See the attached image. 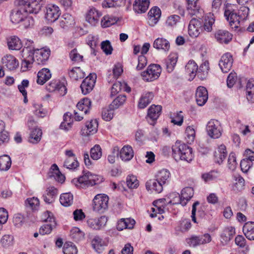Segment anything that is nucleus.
<instances>
[{
    "mask_svg": "<svg viewBox=\"0 0 254 254\" xmlns=\"http://www.w3.org/2000/svg\"><path fill=\"white\" fill-rule=\"evenodd\" d=\"M172 149L173 156L177 161L183 160L190 162L193 158L192 148L185 143L176 141L172 146Z\"/></svg>",
    "mask_w": 254,
    "mask_h": 254,
    "instance_id": "1",
    "label": "nucleus"
},
{
    "mask_svg": "<svg viewBox=\"0 0 254 254\" xmlns=\"http://www.w3.org/2000/svg\"><path fill=\"white\" fill-rule=\"evenodd\" d=\"M35 50L33 41L27 39L21 54L22 57L21 70L23 71L27 70L34 62L32 53Z\"/></svg>",
    "mask_w": 254,
    "mask_h": 254,
    "instance_id": "2",
    "label": "nucleus"
},
{
    "mask_svg": "<svg viewBox=\"0 0 254 254\" xmlns=\"http://www.w3.org/2000/svg\"><path fill=\"white\" fill-rule=\"evenodd\" d=\"M42 0H15L16 6H22L26 11L29 13H37L42 6Z\"/></svg>",
    "mask_w": 254,
    "mask_h": 254,
    "instance_id": "3",
    "label": "nucleus"
},
{
    "mask_svg": "<svg viewBox=\"0 0 254 254\" xmlns=\"http://www.w3.org/2000/svg\"><path fill=\"white\" fill-rule=\"evenodd\" d=\"M206 130L210 137L217 139L221 136L223 129L218 120H210L207 124Z\"/></svg>",
    "mask_w": 254,
    "mask_h": 254,
    "instance_id": "4",
    "label": "nucleus"
},
{
    "mask_svg": "<svg viewBox=\"0 0 254 254\" xmlns=\"http://www.w3.org/2000/svg\"><path fill=\"white\" fill-rule=\"evenodd\" d=\"M109 198L104 194H97L93 200V208L94 211L98 212H103L107 208Z\"/></svg>",
    "mask_w": 254,
    "mask_h": 254,
    "instance_id": "5",
    "label": "nucleus"
},
{
    "mask_svg": "<svg viewBox=\"0 0 254 254\" xmlns=\"http://www.w3.org/2000/svg\"><path fill=\"white\" fill-rule=\"evenodd\" d=\"M224 15L233 28H238L241 21H243L239 16V14L235 12L234 10L229 6L226 7Z\"/></svg>",
    "mask_w": 254,
    "mask_h": 254,
    "instance_id": "6",
    "label": "nucleus"
},
{
    "mask_svg": "<svg viewBox=\"0 0 254 254\" xmlns=\"http://www.w3.org/2000/svg\"><path fill=\"white\" fill-rule=\"evenodd\" d=\"M51 51L49 48H43L35 49L32 53L34 62L37 64H44L49 59Z\"/></svg>",
    "mask_w": 254,
    "mask_h": 254,
    "instance_id": "7",
    "label": "nucleus"
},
{
    "mask_svg": "<svg viewBox=\"0 0 254 254\" xmlns=\"http://www.w3.org/2000/svg\"><path fill=\"white\" fill-rule=\"evenodd\" d=\"M61 13L60 8L55 4H50L46 7V19L49 22H54L57 20Z\"/></svg>",
    "mask_w": 254,
    "mask_h": 254,
    "instance_id": "8",
    "label": "nucleus"
},
{
    "mask_svg": "<svg viewBox=\"0 0 254 254\" xmlns=\"http://www.w3.org/2000/svg\"><path fill=\"white\" fill-rule=\"evenodd\" d=\"M98 123L95 119L91 120L86 123L85 125L80 131V134L83 136L93 135L98 130Z\"/></svg>",
    "mask_w": 254,
    "mask_h": 254,
    "instance_id": "9",
    "label": "nucleus"
},
{
    "mask_svg": "<svg viewBox=\"0 0 254 254\" xmlns=\"http://www.w3.org/2000/svg\"><path fill=\"white\" fill-rule=\"evenodd\" d=\"M17 6L11 13L10 20L13 23L20 24L28 13L23 6Z\"/></svg>",
    "mask_w": 254,
    "mask_h": 254,
    "instance_id": "10",
    "label": "nucleus"
},
{
    "mask_svg": "<svg viewBox=\"0 0 254 254\" xmlns=\"http://www.w3.org/2000/svg\"><path fill=\"white\" fill-rule=\"evenodd\" d=\"M102 13L94 7L89 8L86 14V20L92 26H95L99 21Z\"/></svg>",
    "mask_w": 254,
    "mask_h": 254,
    "instance_id": "11",
    "label": "nucleus"
},
{
    "mask_svg": "<svg viewBox=\"0 0 254 254\" xmlns=\"http://www.w3.org/2000/svg\"><path fill=\"white\" fill-rule=\"evenodd\" d=\"M47 83L46 89L49 92L57 91L59 94L64 95L66 93V89L65 85L62 83L60 80H49Z\"/></svg>",
    "mask_w": 254,
    "mask_h": 254,
    "instance_id": "12",
    "label": "nucleus"
},
{
    "mask_svg": "<svg viewBox=\"0 0 254 254\" xmlns=\"http://www.w3.org/2000/svg\"><path fill=\"white\" fill-rule=\"evenodd\" d=\"M201 23L199 20L195 18L192 19L188 27V33L192 38L198 37L201 30Z\"/></svg>",
    "mask_w": 254,
    "mask_h": 254,
    "instance_id": "13",
    "label": "nucleus"
},
{
    "mask_svg": "<svg viewBox=\"0 0 254 254\" xmlns=\"http://www.w3.org/2000/svg\"><path fill=\"white\" fill-rule=\"evenodd\" d=\"M108 221V218L105 216H102L98 218L89 219L87 223L88 226L92 229L99 230L104 228Z\"/></svg>",
    "mask_w": 254,
    "mask_h": 254,
    "instance_id": "14",
    "label": "nucleus"
},
{
    "mask_svg": "<svg viewBox=\"0 0 254 254\" xmlns=\"http://www.w3.org/2000/svg\"><path fill=\"white\" fill-rule=\"evenodd\" d=\"M89 177L90 172H84L82 176L78 178L73 179L72 183L78 188H86L91 186Z\"/></svg>",
    "mask_w": 254,
    "mask_h": 254,
    "instance_id": "15",
    "label": "nucleus"
},
{
    "mask_svg": "<svg viewBox=\"0 0 254 254\" xmlns=\"http://www.w3.org/2000/svg\"><path fill=\"white\" fill-rule=\"evenodd\" d=\"M233 63V59L231 54L225 53L221 58L219 65L223 72H227L230 69Z\"/></svg>",
    "mask_w": 254,
    "mask_h": 254,
    "instance_id": "16",
    "label": "nucleus"
},
{
    "mask_svg": "<svg viewBox=\"0 0 254 254\" xmlns=\"http://www.w3.org/2000/svg\"><path fill=\"white\" fill-rule=\"evenodd\" d=\"M58 193V190L55 187H48L43 195L44 201L47 203H52L55 201Z\"/></svg>",
    "mask_w": 254,
    "mask_h": 254,
    "instance_id": "17",
    "label": "nucleus"
},
{
    "mask_svg": "<svg viewBox=\"0 0 254 254\" xmlns=\"http://www.w3.org/2000/svg\"><path fill=\"white\" fill-rule=\"evenodd\" d=\"M187 10L190 15H196L198 18H200L201 14L203 12L202 9L201 8L198 3V0L188 2Z\"/></svg>",
    "mask_w": 254,
    "mask_h": 254,
    "instance_id": "18",
    "label": "nucleus"
},
{
    "mask_svg": "<svg viewBox=\"0 0 254 254\" xmlns=\"http://www.w3.org/2000/svg\"><path fill=\"white\" fill-rule=\"evenodd\" d=\"M162 71L161 67L159 64H153L150 65L146 71L142 73L143 77H146L147 75L150 78H153L154 79H157Z\"/></svg>",
    "mask_w": 254,
    "mask_h": 254,
    "instance_id": "19",
    "label": "nucleus"
},
{
    "mask_svg": "<svg viewBox=\"0 0 254 254\" xmlns=\"http://www.w3.org/2000/svg\"><path fill=\"white\" fill-rule=\"evenodd\" d=\"M196 102L199 106H203L208 100V92L206 89L202 86L198 87L195 93Z\"/></svg>",
    "mask_w": 254,
    "mask_h": 254,
    "instance_id": "20",
    "label": "nucleus"
},
{
    "mask_svg": "<svg viewBox=\"0 0 254 254\" xmlns=\"http://www.w3.org/2000/svg\"><path fill=\"white\" fill-rule=\"evenodd\" d=\"M122 91L129 93L131 91V88L127 85L124 80L117 81L112 85L111 88V96H112Z\"/></svg>",
    "mask_w": 254,
    "mask_h": 254,
    "instance_id": "21",
    "label": "nucleus"
},
{
    "mask_svg": "<svg viewBox=\"0 0 254 254\" xmlns=\"http://www.w3.org/2000/svg\"><path fill=\"white\" fill-rule=\"evenodd\" d=\"M161 15V11L159 8L155 6L152 7L148 13V23L149 25L154 26L158 22Z\"/></svg>",
    "mask_w": 254,
    "mask_h": 254,
    "instance_id": "22",
    "label": "nucleus"
},
{
    "mask_svg": "<svg viewBox=\"0 0 254 254\" xmlns=\"http://www.w3.org/2000/svg\"><path fill=\"white\" fill-rule=\"evenodd\" d=\"M227 155L226 147L224 144L219 145L214 153L215 162L219 164L223 162Z\"/></svg>",
    "mask_w": 254,
    "mask_h": 254,
    "instance_id": "23",
    "label": "nucleus"
},
{
    "mask_svg": "<svg viewBox=\"0 0 254 254\" xmlns=\"http://www.w3.org/2000/svg\"><path fill=\"white\" fill-rule=\"evenodd\" d=\"M153 47L158 50L166 52L169 51L170 45L169 42L166 39L161 37L157 38L154 40Z\"/></svg>",
    "mask_w": 254,
    "mask_h": 254,
    "instance_id": "24",
    "label": "nucleus"
},
{
    "mask_svg": "<svg viewBox=\"0 0 254 254\" xmlns=\"http://www.w3.org/2000/svg\"><path fill=\"white\" fill-rule=\"evenodd\" d=\"M75 24L74 18L69 13L63 14L60 21V26L63 29L73 27Z\"/></svg>",
    "mask_w": 254,
    "mask_h": 254,
    "instance_id": "25",
    "label": "nucleus"
},
{
    "mask_svg": "<svg viewBox=\"0 0 254 254\" xmlns=\"http://www.w3.org/2000/svg\"><path fill=\"white\" fill-rule=\"evenodd\" d=\"M163 186V185L158 181L156 179L149 180L146 182L145 184L146 188L148 190L158 193L162 191Z\"/></svg>",
    "mask_w": 254,
    "mask_h": 254,
    "instance_id": "26",
    "label": "nucleus"
},
{
    "mask_svg": "<svg viewBox=\"0 0 254 254\" xmlns=\"http://www.w3.org/2000/svg\"><path fill=\"white\" fill-rule=\"evenodd\" d=\"M215 37L220 43L228 44L232 39V35L226 30H219L215 34Z\"/></svg>",
    "mask_w": 254,
    "mask_h": 254,
    "instance_id": "27",
    "label": "nucleus"
},
{
    "mask_svg": "<svg viewBox=\"0 0 254 254\" xmlns=\"http://www.w3.org/2000/svg\"><path fill=\"white\" fill-rule=\"evenodd\" d=\"M154 97L152 92H147L143 93L139 99L137 107L139 109L145 108L151 102Z\"/></svg>",
    "mask_w": 254,
    "mask_h": 254,
    "instance_id": "28",
    "label": "nucleus"
},
{
    "mask_svg": "<svg viewBox=\"0 0 254 254\" xmlns=\"http://www.w3.org/2000/svg\"><path fill=\"white\" fill-rule=\"evenodd\" d=\"M161 110V106L152 105L148 109L147 117L149 118L152 122H154L159 117Z\"/></svg>",
    "mask_w": 254,
    "mask_h": 254,
    "instance_id": "29",
    "label": "nucleus"
},
{
    "mask_svg": "<svg viewBox=\"0 0 254 254\" xmlns=\"http://www.w3.org/2000/svg\"><path fill=\"white\" fill-rule=\"evenodd\" d=\"M210 70L209 63L207 60L203 61L198 68L197 78L200 79H205L208 77Z\"/></svg>",
    "mask_w": 254,
    "mask_h": 254,
    "instance_id": "30",
    "label": "nucleus"
},
{
    "mask_svg": "<svg viewBox=\"0 0 254 254\" xmlns=\"http://www.w3.org/2000/svg\"><path fill=\"white\" fill-rule=\"evenodd\" d=\"M2 60L3 64L9 70L16 69L19 65L18 60L13 56L11 55H7L5 56L2 58Z\"/></svg>",
    "mask_w": 254,
    "mask_h": 254,
    "instance_id": "31",
    "label": "nucleus"
},
{
    "mask_svg": "<svg viewBox=\"0 0 254 254\" xmlns=\"http://www.w3.org/2000/svg\"><path fill=\"white\" fill-rule=\"evenodd\" d=\"M121 159L125 162L130 160L134 156V152L129 145H125L119 151Z\"/></svg>",
    "mask_w": 254,
    "mask_h": 254,
    "instance_id": "32",
    "label": "nucleus"
},
{
    "mask_svg": "<svg viewBox=\"0 0 254 254\" xmlns=\"http://www.w3.org/2000/svg\"><path fill=\"white\" fill-rule=\"evenodd\" d=\"M8 48L11 50H19L22 47L20 39L17 36H13L7 38Z\"/></svg>",
    "mask_w": 254,
    "mask_h": 254,
    "instance_id": "33",
    "label": "nucleus"
},
{
    "mask_svg": "<svg viewBox=\"0 0 254 254\" xmlns=\"http://www.w3.org/2000/svg\"><path fill=\"white\" fill-rule=\"evenodd\" d=\"M235 233V229L232 227L226 228L221 235V242L223 245L227 244Z\"/></svg>",
    "mask_w": 254,
    "mask_h": 254,
    "instance_id": "34",
    "label": "nucleus"
},
{
    "mask_svg": "<svg viewBox=\"0 0 254 254\" xmlns=\"http://www.w3.org/2000/svg\"><path fill=\"white\" fill-rule=\"evenodd\" d=\"M50 176L61 183H63L65 180L64 176L61 173L58 166L55 164L52 165L51 167Z\"/></svg>",
    "mask_w": 254,
    "mask_h": 254,
    "instance_id": "35",
    "label": "nucleus"
},
{
    "mask_svg": "<svg viewBox=\"0 0 254 254\" xmlns=\"http://www.w3.org/2000/svg\"><path fill=\"white\" fill-rule=\"evenodd\" d=\"M246 96L249 103H254V80H248L246 87Z\"/></svg>",
    "mask_w": 254,
    "mask_h": 254,
    "instance_id": "36",
    "label": "nucleus"
},
{
    "mask_svg": "<svg viewBox=\"0 0 254 254\" xmlns=\"http://www.w3.org/2000/svg\"><path fill=\"white\" fill-rule=\"evenodd\" d=\"M178 60V55L175 53H171L166 60V68L168 72H171L174 69Z\"/></svg>",
    "mask_w": 254,
    "mask_h": 254,
    "instance_id": "37",
    "label": "nucleus"
},
{
    "mask_svg": "<svg viewBox=\"0 0 254 254\" xmlns=\"http://www.w3.org/2000/svg\"><path fill=\"white\" fill-rule=\"evenodd\" d=\"M243 231L247 239L254 240V222L246 223L243 226Z\"/></svg>",
    "mask_w": 254,
    "mask_h": 254,
    "instance_id": "38",
    "label": "nucleus"
},
{
    "mask_svg": "<svg viewBox=\"0 0 254 254\" xmlns=\"http://www.w3.org/2000/svg\"><path fill=\"white\" fill-rule=\"evenodd\" d=\"M182 195V205L185 206L187 202L191 199L194 194V191L192 188L186 187L181 191Z\"/></svg>",
    "mask_w": 254,
    "mask_h": 254,
    "instance_id": "39",
    "label": "nucleus"
},
{
    "mask_svg": "<svg viewBox=\"0 0 254 254\" xmlns=\"http://www.w3.org/2000/svg\"><path fill=\"white\" fill-rule=\"evenodd\" d=\"M149 0H136L133 8L137 13L145 12L149 7Z\"/></svg>",
    "mask_w": 254,
    "mask_h": 254,
    "instance_id": "40",
    "label": "nucleus"
},
{
    "mask_svg": "<svg viewBox=\"0 0 254 254\" xmlns=\"http://www.w3.org/2000/svg\"><path fill=\"white\" fill-rule=\"evenodd\" d=\"M186 70L190 78L193 79L196 76L197 77L198 65L194 61H189L186 65Z\"/></svg>",
    "mask_w": 254,
    "mask_h": 254,
    "instance_id": "41",
    "label": "nucleus"
},
{
    "mask_svg": "<svg viewBox=\"0 0 254 254\" xmlns=\"http://www.w3.org/2000/svg\"><path fill=\"white\" fill-rule=\"evenodd\" d=\"M91 102L88 98H84L79 102L76 107L79 112L83 113L84 114H87L90 108Z\"/></svg>",
    "mask_w": 254,
    "mask_h": 254,
    "instance_id": "42",
    "label": "nucleus"
},
{
    "mask_svg": "<svg viewBox=\"0 0 254 254\" xmlns=\"http://www.w3.org/2000/svg\"><path fill=\"white\" fill-rule=\"evenodd\" d=\"M42 135V130L40 128L35 127L30 131L29 141L32 143H37L40 141Z\"/></svg>",
    "mask_w": 254,
    "mask_h": 254,
    "instance_id": "43",
    "label": "nucleus"
},
{
    "mask_svg": "<svg viewBox=\"0 0 254 254\" xmlns=\"http://www.w3.org/2000/svg\"><path fill=\"white\" fill-rule=\"evenodd\" d=\"M170 176V173L168 170L162 169L157 172L155 178L164 185L169 181Z\"/></svg>",
    "mask_w": 254,
    "mask_h": 254,
    "instance_id": "44",
    "label": "nucleus"
},
{
    "mask_svg": "<svg viewBox=\"0 0 254 254\" xmlns=\"http://www.w3.org/2000/svg\"><path fill=\"white\" fill-rule=\"evenodd\" d=\"M199 205V202L198 201L195 202L192 206L191 215V217L192 221L194 223H197L196 219V214L197 211V215L201 218L203 217L205 214L204 211L201 208L197 209V207Z\"/></svg>",
    "mask_w": 254,
    "mask_h": 254,
    "instance_id": "45",
    "label": "nucleus"
},
{
    "mask_svg": "<svg viewBox=\"0 0 254 254\" xmlns=\"http://www.w3.org/2000/svg\"><path fill=\"white\" fill-rule=\"evenodd\" d=\"M92 246L98 254L102 253L104 250L105 243L99 236H95L92 241Z\"/></svg>",
    "mask_w": 254,
    "mask_h": 254,
    "instance_id": "46",
    "label": "nucleus"
},
{
    "mask_svg": "<svg viewBox=\"0 0 254 254\" xmlns=\"http://www.w3.org/2000/svg\"><path fill=\"white\" fill-rule=\"evenodd\" d=\"M96 80H83L80 85V88L83 94L86 95L93 89Z\"/></svg>",
    "mask_w": 254,
    "mask_h": 254,
    "instance_id": "47",
    "label": "nucleus"
},
{
    "mask_svg": "<svg viewBox=\"0 0 254 254\" xmlns=\"http://www.w3.org/2000/svg\"><path fill=\"white\" fill-rule=\"evenodd\" d=\"M73 200V195L70 192L64 193L62 194L60 197L61 204L65 207L70 206Z\"/></svg>",
    "mask_w": 254,
    "mask_h": 254,
    "instance_id": "48",
    "label": "nucleus"
},
{
    "mask_svg": "<svg viewBox=\"0 0 254 254\" xmlns=\"http://www.w3.org/2000/svg\"><path fill=\"white\" fill-rule=\"evenodd\" d=\"M119 18L114 16L105 15L101 19V25L102 27L106 28L116 23Z\"/></svg>",
    "mask_w": 254,
    "mask_h": 254,
    "instance_id": "49",
    "label": "nucleus"
},
{
    "mask_svg": "<svg viewBox=\"0 0 254 254\" xmlns=\"http://www.w3.org/2000/svg\"><path fill=\"white\" fill-rule=\"evenodd\" d=\"M11 165V160L10 157L4 155L0 157V170L5 171L9 170Z\"/></svg>",
    "mask_w": 254,
    "mask_h": 254,
    "instance_id": "50",
    "label": "nucleus"
},
{
    "mask_svg": "<svg viewBox=\"0 0 254 254\" xmlns=\"http://www.w3.org/2000/svg\"><path fill=\"white\" fill-rule=\"evenodd\" d=\"M69 76L72 79H81L85 77V73L79 67H76L70 70Z\"/></svg>",
    "mask_w": 254,
    "mask_h": 254,
    "instance_id": "51",
    "label": "nucleus"
},
{
    "mask_svg": "<svg viewBox=\"0 0 254 254\" xmlns=\"http://www.w3.org/2000/svg\"><path fill=\"white\" fill-rule=\"evenodd\" d=\"M214 18L213 14L209 13L205 15L204 19L203 28L207 32H210L212 30V26L214 23Z\"/></svg>",
    "mask_w": 254,
    "mask_h": 254,
    "instance_id": "52",
    "label": "nucleus"
},
{
    "mask_svg": "<svg viewBox=\"0 0 254 254\" xmlns=\"http://www.w3.org/2000/svg\"><path fill=\"white\" fill-rule=\"evenodd\" d=\"M126 96L120 95L117 96L110 104L109 108L112 109H117L121 106L123 105L126 101Z\"/></svg>",
    "mask_w": 254,
    "mask_h": 254,
    "instance_id": "53",
    "label": "nucleus"
},
{
    "mask_svg": "<svg viewBox=\"0 0 254 254\" xmlns=\"http://www.w3.org/2000/svg\"><path fill=\"white\" fill-rule=\"evenodd\" d=\"M72 126L71 114L66 113L64 115V121L61 123L60 128L65 131L68 130Z\"/></svg>",
    "mask_w": 254,
    "mask_h": 254,
    "instance_id": "54",
    "label": "nucleus"
},
{
    "mask_svg": "<svg viewBox=\"0 0 254 254\" xmlns=\"http://www.w3.org/2000/svg\"><path fill=\"white\" fill-rule=\"evenodd\" d=\"M49 224L43 225L41 227L39 230L40 234L44 235L50 234L53 228L56 226V222L55 220H50Z\"/></svg>",
    "mask_w": 254,
    "mask_h": 254,
    "instance_id": "55",
    "label": "nucleus"
},
{
    "mask_svg": "<svg viewBox=\"0 0 254 254\" xmlns=\"http://www.w3.org/2000/svg\"><path fill=\"white\" fill-rule=\"evenodd\" d=\"M70 237L73 240L78 242L84 238V233L78 228L74 227L70 231Z\"/></svg>",
    "mask_w": 254,
    "mask_h": 254,
    "instance_id": "56",
    "label": "nucleus"
},
{
    "mask_svg": "<svg viewBox=\"0 0 254 254\" xmlns=\"http://www.w3.org/2000/svg\"><path fill=\"white\" fill-rule=\"evenodd\" d=\"M26 204L33 210H37L40 207L39 199L36 197L28 198L26 200Z\"/></svg>",
    "mask_w": 254,
    "mask_h": 254,
    "instance_id": "57",
    "label": "nucleus"
},
{
    "mask_svg": "<svg viewBox=\"0 0 254 254\" xmlns=\"http://www.w3.org/2000/svg\"><path fill=\"white\" fill-rule=\"evenodd\" d=\"M102 155V149L99 145H95L90 150V156L94 160L99 159Z\"/></svg>",
    "mask_w": 254,
    "mask_h": 254,
    "instance_id": "58",
    "label": "nucleus"
},
{
    "mask_svg": "<svg viewBox=\"0 0 254 254\" xmlns=\"http://www.w3.org/2000/svg\"><path fill=\"white\" fill-rule=\"evenodd\" d=\"M77 249L76 246L71 242L65 243L63 247L64 254H77Z\"/></svg>",
    "mask_w": 254,
    "mask_h": 254,
    "instance_id": "59",
    "label": "nucleus"
},
{
    "mask_svg": "<svg viewBox=\"0 0 254 254\" xmlns=\"http://www.w3.org/2000/svg\"><path fill=\"white\" fill-rule=\"evenodd\" d=\"M165 199H160L154 201L153 204L155 208H152V211L159 214H162L165 212L164 206Z\"/></svg>",
    "mask_w": 254,
    "mask_h": 254,
    "instance_id": "60",
    "label": "nucleus"
},
{
    "mask_svg": "<svg viewBox=\"0 0 254 254\" xmlns=\"http://www.w3.org/2000/svg\"><path fill=\"white\" fill-rule=\"evenodd\" d=\"M78 164L76 158H66L64 166L69 169H74L78 166Z\"/></svg>",
    "mask_w": 254,
    "mask_h": 254,
    "instance_id": "61",
    "label": "nucleus"
},
{
    "mask_svg": "<svg viewBox=\"0 0 254 254\" xmlns=\"http://www.w3.org/2000/svg\"><path fill=\"white\" fill-rule=\"evenodd\" d=\"M235 178V183L233 187V189L238 191H241L245 186V180L240 176H238Z\"/></svg>",
    "mask_w": 254,
    "mask_h": 254,
    "instance_id": "62",
    "label": "nucleus"
},
{
    "mask_svg": "<svg viewBox=\"0 0 254 254\" xmlns=\"http://www.w3.org/2000/svg\"><path fill=\"white\" fill-rule=\"evenodd\" d=\"M52 77V73L49 69L43 68L37 73L38 79H50Z\"/></svg>",
    "mask_w": 254,
    "mask_h": 254,
    "instance_id": "63",
    "label": "nucleus"
},
{
    "mask_svg": "<svg viewBox=\"0 0 254 254\" xmlns=\"http://www.w3.org/2000/svg\"><path fill=\"white\" fill-rule=\"evenodd\" d=\"M34 24V20L31 16H28V14L26 17L20 23V26L27 29L32 28Z\"/></svg>",
    "mask_w": 254,
    "mask_h": 254,
    "instance_id": "64",
    "label": "nucleus"
}]
</instances>
